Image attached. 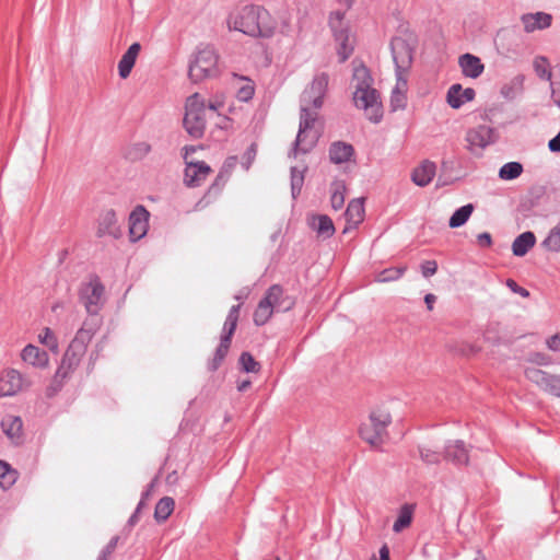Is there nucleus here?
<instances>
[{"instance_id": "obj_1", "label": "nucleus", "mask_w": 560, "mask_h": 560, "mask_svg": "<svg viewBox=\"0 0 560 560\" xmlns=\"http://www.w3.org/2000/svg\"><path fill=\"white\" fill-rule=\"evenodd\" d=\"M328 80V74L325 72L315 75L311 85L301 95L300 125L292 149L294 158L299 153L305 154L310 152L316 145L322 135L323 125L319 119V109L323 106Z\"/></svg>"}, {"instance_id": "obj_2", "label": "nucleus", "mask_w": 560, "mask_h": 560, "mask_svg": "<svg viewBox=\"0 0 560 560\" xmlns=\"http://www.w3.org/2000/svg\"><path fill=\"white\" fill-rule=\"evenodd\" d=\"M228 24L230 28L252 37H271L276 28L269 13L258 5H245L232 13Z\"/></svg>"}, {"instance_id": "obj_3", "label": "nucleus", "mask_w": 560, "mask_h": 560, "mask_svg": "<svg viewBox=\"0 0 560 560\" xmlns=\"http://www.w3.org/2000/svg\"><path fill=\"white\" fill-rule=\"evenodd\" d=\"M353 80L355 81V91L353 101L358 108L363 109L366 118L377 124L383 118V106L378 92L372 88L373 79L369 69L359 63L353 67Z\"/></svg>"}, {"instance_id": "obj_4", "label": "nucleus", "mask_w": 560, "mask_h": 560, "mask_svg": "<svg viewBox=\"0 0 560 560\" xmlns=\"http://www.w3.org/2000/svg\"><path fill=\"white\" fill-rule=\"evenodd\" d=\"M295 305V299L284 293L279 284L271 285L265 296L258 303L253 318L258 326L265 325L272 316L273 312H289Z\"/></svg>"}, {"instance_id": "obj_5", "label": "nucleus", "mask_w": 560, "mask_h": 560, "mask_svg": "<svg viewBox=\"0 0 560 560\" xmlns=\"http://www.w3.org/2000/svg\"><path fill=\"white\" fill-rule=\"evenodd\" d=\"M392 423V413L386 406L374 407L362 422L359 434L361 439L372 446L382 445L387 439V429Z\"/></svg>"}, {"instance_id": "obj_6", "label": "nucleus", "mask_w": 560, "mask_h": 560, "mask_svg": "<svg viewBox=\"0 0 560 560\" xmlns=\"http://www.w3.org/2000/svg\"><path fill=\"white\" fill-rule=\"evenodd\" d=\"M93 335L94 331L86 328L85 325L78 330L74 339L71 341L62 357L61 363L55 375L56 380L63 381L79 366Z\"/></svg>"}, {"instance_id": "obj_7", "label": "nucleus", "mask_w": 560, "mask_h": 560, "mask_svg": "<svg viewBox=\"0 0 560 560\" xmlns=\"http://www.w3.org/2000/svg\"><path fill=\"white\" fill-rule=\"evenodd\" d=\"M184 127L194 138H201L206 129L207 106L205 100L195 93L190 95L185 105Z\"/></svg>"}, {"instance_id": "obj_8", "label": "nucleus", "mask_w": 560, "mask_h": 560, "mask_svg": "<svg viewBox=\"0 0 560 560\" xmlns=\"http://www.w3.org/2000/svg\"><path fill=\"white\" fill-rule=\"evenodd\" d=\"M218 72V55L211 46L199 48L189 65V78L194 82L201 81Z\"/></svg>"}, {"instance_id": "obj_9", "label": "nucleus", "mask_w": 560, "mask_h": 560, "mask_svg": "<svg viewBox=\"0 0 560 560\" xmlns=\"http://www.w3.org/2000/svg\"><path fill=\"white\" fill-rule=\"evenodd\" d=\"M105 288L97 278L83 284L80 291V300L90 314H96L104 303Z\"/></svg>"}, {"instance_id": "obj_10", "label": "nucleus", "mask_w": 560, "mask_h": 560, "mask_svg": "<svg viewBox=\"0 0 560 560\" xmlns=\"http://www.w3.org/2000/svg\"><path fill=\"white\" fill-rule=\"evenodd\" d=\"M30 382L16 369H7L0 375V397H11L26 389Z\"/></svg>"}, {"instance_id": "obj_11", "label": "nucleus", "mask_w": 560, "mask_h": 560, "mask_svg": "<svg viewBox=\"0 0 560 560\" xmlns=\"http://www.w3.org/2000/svg\"><path fill=\"white\" fill-rule=\"evenodd\" d=\"M526 378L544 392L560 397V376L549 374L535 366L525 369Z\"/></svg>"}, {"instance_id": "obj_12", "label": "nucleus", "mask_w": 560, "mask_h": 560, "mask_svg": "<svg viewBox=\"0 0 560 560\" xmlns=\"http://www.w3.org/2000/svg\"><path fill=\"white\" fill-rule=\"evenodd\" d=\"M495 141L494 129L480 125L471 128L466 133L467 149L472 153H478Z\"/></svg>"}, {"instance_id": "obj_13", "label": "nucleus", "mask_w": 560, "mask_h": 560, "mask_svg": "<svg viewBox=\"0 0 560 560\" xmlns=\"http://www.w3.org/2000/svg\"><path fill=\"white\" fill-rule=\"evenodd\" d=\"M257 154L255 143H252L243 153L241 160L237 156H229L220 171L219 175H229L231 173H246L249 171Z\"/></svg>"}, {"instance_id": "obj_14", "label": "nucleus", "mask_w": 560, "mask_h": 560, "mask_svg": "<svg viewBox=\"0 0 560 560\" xmlns=\"http://www.w3.org/2000/svg\"><path fill=\"white\" fill-rule=\"evenodd\" d=\"M393 60L396 66V75L402 77L404 72L410 67L412 61V51L408 43L401 37H395L390 42Z\"/></svg>"}, {"instance_id": "obj_15", "label": "nucleus", "mask_w": 560, "mask_h": 560, "mask_svg": "<svg viewBox=\"0 0 560 560\" xmlns=\"http://www.w3.org/2000/svg\"><path fill=\"white\" fill-rule=\"evenodd\" d=\"M149 211L143 206H137L129 215V236L137 242L145 236L149 229Z\"/></svg>"}, {"instance_id": "obj_16", "label": "nucleus", "mask_w": 560, "mask_h": 560, "mask_svg": "<svg viewBox=\"0 0 560 560\" xmlns=\"http://www.w3.org/2000/svg\"><path fill=\"white\" fill-rule=\"evenodd\" d=\"M20 358L23 363L39 370L47 369L50 362L48 353L33 343L21 350Z\"/></svg>"}, {"instance_id": "obj_17", "label": "nucleus", "mask_w": 560, "mask_h": 560, "mask_svg": "<svg viewBox=\"0 0 560 560\" xmlns=\"http://www.w3.org/2000/svg\"><path fill=\"white\" fill-rule=\"evenodd\" d=\"M526 33L542 31L551 26L552 15L546 12L525 13L521 16Z\"/></svg>"}, {"instance_id": "obj_18", "label": "nucleus", "mask_w": 560, "mask_h": 560, "mask_svg": "<svg viewBox=\"0 0 560 560\" xmlns=\"http://www.w3.org/2000/svg\"><path fill=\"white\" fill-rule=\"evenodd\" d=\"M476 92L471 88L463 89L460 84L456 83L450 86L446 101L447 104L454 108H460L465 103L475 98Z\"/></svg>"}, {"instance_id": "obj_19", "label": "nucleus", "mask_w": 560, "mask_h": 560, "mask_svg": "<svg viewBox=\"0 0 560 560\" xmlns=\"http://www.w3.org/2000/svg\"><path fill=\"white\" fill-rule=\"evenodd\" d=\"M458 65L465 77L477 79L485 70V66L481 59L471 54H464L458 59Z\"/></svg>"}, {"instance_id": "obj_20", "label": "nucleus", "mask_w": 560, "mask_h": 560, "mask_svg": "<svg viewBox=\"0 0 560 560\" xmlns=\"http://www.w3.org/2000/svg\"><path fill=\"white\" fill-rule=\"evenodd\" d=\"M120 228L117 224V217L113 210H107L102 213L97 226V235L105 236L109 235L115 238L120 236Z\"/></svg>"}, {"instance_id": "obj_21", "label": "nucleus", "mask_w": 560, "mask_h": 560, "mask_svg": "<svg viewBox=\"0 0 560 560\" xmlns=\"http://www.w3.org/2000/svg\"><path fill=\"white\" fill-rule=\"evenodd\" d=\"M2 431L14 443H20L23 436V422L19 416L7 415L1 421Z\"/></svg>"}, {"instance_id": "obj_22", "label": "nucleus", "mask_w": 560, "mask_h": 560, "mask_svg": "<svg viewBox=\"0 0 560 560\" xmlns=\"http://www.w3.org/2000/svg\"><path fill=\"white\" fill-rule=\"evenodd\" d=\"M140 50L141 45L139 43H133L122 55L118 62V73L121 79L129 77Z\"/></svg>"}, {"instance_id": "obj_23", "label": "nucleus", "mask_w": 560, "mask_h": 560, "mask_svg": "<svg viewBox=\"0 0 560 560\" xmlns=\"http://www.w3.org/2000/svg\"><path fill=\"white\" fill-rule=\"evenodd\" d=\"M196 151L195 148H186L184 154V161L186 164L185 174L184 175H207L211 172L210 166L203 161H197L191 158V153Z\"/></svg>"}, {"instance_id": "obj_24", "label": "nucleus", "mask_w": 560, "mask_h": 560, "mask_svg": "<svg viewBox=\"0 0 560 560\" xmlns=\"http://www.w3.org/2000/svg\"><path fill=\"white\" fill-rule=\"evenodd\" d=\"M151 144L147 141H137L128 144L124 150V158L132 163L142 161L150 152Z\"/></svg>"}, {"instance_id": "obj_25", "label": "nucleus", "mask_w": 560, "mask_h": 560, "mask_svg": "<svg viewBox=\"0 0 560 560\" xmlns=\"http://www.w3.org/2000/svg\"><path fill=\"white\" fill-rule=\"evenodd\" d=\"M407 80L400 75H397V83L392 91L390 95V108L392 110L402 109L406 106L407 97Z\"/></svg>"}, {"instance_id": "obj_26", "label": "nucleus", "mask_w": 560, "mask_h": 560, "mask_svg": "<svg viewBox=\"0 0 560 560\" xmlns=\"http://www.w3.org/2000/svg\"><path fill=\"white\" fill-rule=\"evenodd\" d=\"M310 225L317 232L318 236L329 238L335 233V226L331 219L325 214L313 215Z\"/></svg>"}, {"instance_id": "obj_27", "label": "nucleus", "mask_w": 560, "mask_h": 560, "mask_svg": "<svg viewBox=\"0 0 560 560\" xmlns=\"http://www.w3.org/2000/svg\"><path fill=\"white\" fill-rule=\"evenodd\" d=\"M353 154V148L346 142H334L329 149L330 161L335 164L347 162Z\"/></svg>"}, {"instance_id": "obj_28", "label": "nucleus", "mask_w": 560, "mask_h": 560, "mask_svg": "<svg viewBox=\"0 0 560 560\" xmlns=\"http://www.w3.org/2000/svg\"><path fill=\"white\" fill-rule=\"evenodd\" d=\"M535 243L536 236L534 233L524 232L514 240L512 244V252L515 256L523 257L532 247H534Z\"/></svg>"}, {"instance_id": "obj_29", "label": "nucleus", "mask_w": 560, "mask_h": 560, "mask_svg": "<svg viewBox=\"0 0 560 560\" xmlns=\"http://www.w3.org/2000/svg\"><path fill=\"white\" fill-rule=\"evenodd\" d=\"M346 219L350 228H355L364 219L363 199H353L347 207Z\"/></svg>"}, {"instance_id": "obj_30", "label": "nucleus", "mask_w": 560, "mask_h": 560, "mask_svg": "<svg viewBox=\"0 0 560 560\" xmlns=\"http://www.w3.org/2000/svg\"><path fill=\"white\" fill-rule=\"evenodd\" d=\"M525 77L522 74H517L512 78L509 82L504 83L501 88V95L506 100L516 98L523 91Z\"/></svg>"}, {"instance_id": "obj_31", "label": "nucleus", "mask_w": 560, "mask_h": 560, "mask_svg": "<svg viewBox=\"0 0 560 560\" xmlns=\"http://www.w3.org/2000/svg\"><path fill=\"white\" fill-rule=\"evenodd\" d=\"M444 457L456 464H467L468 452L460 441H455L447 445Z\"/></svg>"}, {"instance_id": "obj_32", "label": "nucleus", "mask_w": 560, "mask_h": 560, "mask_svg": "<svg viewBox=\"0 0 560 560\" xmlns=\"http://www.w3.org/2000/svg\"><path fill=\"white\" fill-rule=\"evenodd\" d=\"M19 472L7 462L0 460V487L2 489L11 488L18 480Z\"/></svg>"}, {"instance_id": "obj_33", "label": "nucleus", "mask_w": 560, "mask_h": 560, "mask_svg": "<svg viewBox=\"0 0 560 560\" xmlns=\"http://www.w3.org/2000/svg\"><path fill=\"white\" fill-rule=\"evenodd\" d=\"M335 38L338 42L337 54L340 62H345L353 51V46L349 43V35L347 31H340Z\"/></svg>"}, {"instance_id": "obj_34", "label": "nucleus", "mask_w": 560, "mask_h": 560, "mask_svg": "<svg viewBox=\"0 0 560 560\" xmlns=\"http://www.w3.org/2000/svg\"><path fill=\"white\" fill-rule=\"evenodd\" d=\"M175 502L171 497L162 498L155 505L154 517L158 522H164L174 511Z\"/></svg>"}, {"instance_id": "obj_35", "label": "nucleus", "mask_w": 560, "mask_h": 560, "mask_svg": "<svg viewBox=\"0 0 560 560\" xmlns=\"http://www.w3.org/2000/svg\"><path fill=\"white\" fill-rule=\"evenodd\" d=\"M474 211V206L471 203L465 205L457 209L453 215L450 218L448 225L452 229L463 226L468 219L470 218Z\"/></svg>"}, {"instance_id": "obj_36", "label": "nucleus", "mask_w": 560, "mask_h": 560, "mask_svg": "<svg viewBox=\"0 0 560 560\" xmlns=\"http://www.w3.org/2000/svg\"><path fill=\"white\" fill-rule=\"evenodd\" d=\"M413 515V508L411 505L401 506L398 517L393 525V530L395 533H400L405 528H408L411 525Z\"/></svg>"}, {"instance_id": "obj_37", "label": "nucleus", "mask_w": 560, "mask_h": 560, "mask_svg": "<svg viewBox=\"0 0 560 560\" xmlns=\"http://www.w3.org/2000/svg\"><path fill=\"white\" fill-rule=\"evenodd\" d=\"M534 71L541 80L551 81L552 72L550 62L545 56H537L533 61Z\"/></svg>"}, {"instance_id": "obj_38", "label": "nucleus", "mask_w": 560, "mask_h": 560, "mask_svg": "<svg viewBox=\"0 0 560 560\" xmlns=\"http://www.w3.org/2000/svg\"><path fill=\"white\" fill-rule=\"evenodd\" d=\"M346 186L342 180H335L331 185L330 203L335 210L342 208L345 203Z\"/></svg>"}, {"instance_id": "obj_39", "label": "nucleus", "mask_w": 560, "mask_h": 560, "mask_svg": "<svg viewBox=\"0 0 560 560\" xmlns=\"http://www.w3.org/2000/svg\"><path fill=\"white\" fill-rule=\"evenodd\" d=\"M240 308H241V304L238 305H234L231 307L230 312H229V315L226 317V320L224 323V327H223V331H224V335H223V338H228L229 337V340H231L235 329H236V326H237V322H238V315H240Z\"/></svg>"}, {"instance_id": "obj_40", "label": "nucleus", "mask_w": 560, "mask_h": 560, "mask_svg": "<svg viewBox=\"0 0 560 560\" xmlns=\"http://www.w3.org/2000/svg\"><path fill=\"white\" fill-rule=\"evenodd\" d=\"M541 246L549 252H560V222L550 230Z\"/></svg>"}, {"instance_id": "obj_41", "label": "nucleus", "mask_w": 560, "mask_h": 560, "mask_svg": "<svg viewBox=\"0 0 560 560\" xmlns=\"http://www.w3.org/2000/svg\"><path fill=\"white\" fill-rule=\"evenodd\" d=\"M407 270V267H390L382 270L375 277V281L380 283L390 282L398 280Z\"/></svg>"}, {"instance_id": "obj_42", "label": "nucleus", "mask_w": 560, "mask_h": 560, "mask_svg": "<svg viewBox=\"0 0 560 560\" xmlns=\"http://www.w3.org/2000/svg\"><path fill=\"white\" fill-rule=\"evenodd\" d=\"M37 339L42 345L47 347L50 351H52L55 353L58 352V349H59L58 339H57L55 332L50 328H48V327L43 328L39 331Z\"/></svg>"}, {"instance_id": "obj_43", "label": "nucleus", "mask_w": 560, "mask_h": 560, "mask_svg": "<svg viewBox=\"0 0 560 560\" xmlns=\"http://www.w3.org/2000/svg\"><path fill=\"white\" fill-rule=\"evenodd\" d=\"M240 363L243 371L247 373H258L260 371V363L248 352H243L240 358Z\"/></svg>"}, {"instance_id": "obj_44", "label": "nucleus", "mask_w": 560, "mask_h": 560, "mask_svg": "<svg viewBox=\"0 0 560 560\" xmlns=\"http://www.w3.org/2000/svg\"><path fill=\"white\" fill-rule=\"evenodd\" d=\"M343 19H345V12H342L340 10L330 12L328 23H329L331 31L334 32V35H337V33H339L340 31H345L342 28Z\"/></svg>"}, {"instance_id": "obj_45", "label": "nucleus", "mask_w": 560, "mask_h": 560, "mask_svg": "<svg viewBox=\"0 0 560 560\" xmlns=\"http://www.w3.org/2000/svg\"><path fill=\"white\" fill-rule=\"evenodd\" d=\"M436 164L429 160H424L418 167H416L411 175H435Z\"/></svg>"}, {"instance_id": "obj_46", "label": "nucleus", "mask_w": 560, "mask_h": 560, "mask_svg": "<svg viewBox=\"0 0 560 560\" xmlns=\"http://www.w3.org/2000/svg\"><path fill=\"white\" fill-rule=\"evenodd\" d=\"M523 173V165L520 162H509L504 164L498 175H521Z\"/></svg>"}, {"instance_id": "obj_47", "label": "nucleus", "mask_w": 560, "mask_h": 560, "mask_svg": "<svg viewBox=\"0 0 560 560\" xmlns=\"http://www.w3.org/2000/svg\"><path fill=\"white\" fill-rule=\"evenodd\" d=\"M420 455L422 460L427 464H436L441 459V454L430 447H422L420 450Z\"/></svg>"}, {"instance_id": "obj_48", "label": "nucleus", "mask_w": 560, "mask_h": 560, "mask_svg": "<svg viewBox=\"0 0 560 560\" xmlns=\"http://www.w3.org/2000/svg\"><path fill=\"white\" fill-rule=\"evenodd\" d=\"M230 346H231V340H229V337L228 338H221V342L217 349V352H215V358H214V361L215 363H220L224 357L226 355L229 349H230Z\"/></svg>"}, {"instance_id": "obj_49", "label": "nucleus", "mask_w": 560, "mask_h": 560, "mask_svg": "<svg viewBox=\"0 0 560 560\" xmlns=\"http://www.w3.org/2000/svg\"><path fill=\"white\" fill-rule=\"evenodd\" d=\"M254 93V86L247 82L245 85L238 89L236 96L240 101L247 102L253 98Z\"/></svg>"}, {"instance_id": "obj_50", "label": "nucleus", "mask_w": 560, "mask_h": 560, "mask_svg": "<svg viewBox=\"0 0 560 560\" xmlns=\"http://www.w3.org/2000/svg\"><path fill=\"white\" fill-rule=\"evenodd\" d=\"M438 270V264L435 260H425L421 264V271L423 277L429 278L433 276Z\"/></svg>"}, {"instance_id": "obj_51", "label": "nucleus", "mask_w": 560, "mask_h": 560, "mask_svg": "<svg viewBox=\"0 0 560 560\" xmlns=\"http://www.w3.org/2000/svg\"><path fill=\"white\" fill-rule=\"evenodd\" d=\"M548 349L551 351L560 350V334H556L546 340Z\"/></svg>"}, {"instance_id": "obj_52", "label": "nucleus", "mask_w": 560, "mask_h": 560, "mask_svg": "<svg viewBox=\"0 0 560 560\" xmlns=\"http://www.w3.org/2000/svg\"><path fill=\"white\" fill-rule=\"evenodd\" d=\"M548 148L551 152H556V153L560 152V131L558 132V135L556 137H553L551 140H549Z\"/></svg>"}, {"instance_id": "obj_53", "label": "nucleus", "mask_w": 560, "mask_h": 560, "mask_svg": "<svg viewBox=\"0 0 560 560\" xmlns=\"http://www.w3.org/2000/svg\"><path fill=\"white\" fill-rule=\"evenodd\" d=\"M478 244L482 247H490L492 244L491 235L487 232L478 235Z\"/></svg>"}, {"instance_id": "obj_54", "label": "nucleus", "mask_w": 560, "mask_h": 560, "mask_svg": "<svg viewBox=\"0 0 560 560\" xmlns=\"http://www.w3.org/2000/svg\"><path fill=\"white\" fill-rule=\"evenodd\" d=\"M508 285L514 291V292H517L520 294H522L523 296H528V291L518 287L517 283L514 281V280H508Z\"/></svg>"}, {"instance_id": "obj_55", "label": "nucleus", "mask_w": 560, "mask_h": 560, "mask_svg": "<svg viewBox=\"0 0 560 560\" xmlns=\"http://www.w3.org/2000/svg\"><path fill=\"white\" fill-rule=\"evenodd\" d=\"M436 301V296L432 293H428L425 296H424V302H425V305H427V308L429 311H432L433 310V305Z\"/></svg>"}, {"instance_id": "obj_56", "label": "nucleus", "mask_w": 560, "mask_h": 560, "mask_svg": "<svg viewBox=\"0 0 560 560\" xmlns=\"http://www.w3.org/2000/svg\"><path fill=\"white\" fill-rule=\"evenodd\" d=\"M413 183L419 187H425L430 184L431 177H412Z\"/></svg>"}, {"instance_id": "obj_57", "label": "nucleus", "mask_w": 560, "mask_h": 560, "mask_svg": "<svg viewBox=\"0 0 560 560\" xmlns=\"http://www.w3.org/2000/svg\"><path fill=\"white\" fill-rule=\"evenodd\" d=\"M305 172H306V167H300L298 165H292L290 167V175H292V176L304 175Z\"/></svg>"}, {"instance_id": "obj_58", "label": "nucleus", "mask_w": 560, "mask_h": 560, "mask_svg": "<svg viewBox=\"0 0 560 560\" xmlns=\"http://www.w3.org/2000/svg\"><path fill=\"white\" fill-rule=\"evenodd\" d=\"M380 560H390L389 559V549L386 545H384L381 549H380Z\"/></svg>"}, {"instance_id": "obj_59", "label": "nucleus", "mask_w": 560, "mask_h": 560, "mask_svg": "<svg viewBox=\"0 0 560 560\" xmlns=\"http://www.w3.org/2000/svg\"><path fill=\"white\" fill-rule=\"evenodd\" d=\"M552 98L555 103L560 107V86L552 89Z\"/></svg>"}, {"instance_id": "obj_60", "label": "nucleus", "mask_w": 560, "mask_h": 560, "mask_svg": "<svg viewBox=\"0 0 560 560\" xmlns=\"http://www.w3.org/2000/svg\"><path fill=\"white\" fill-rule=\"evenodd\" d=\"M250 386V381L249 380H246V381H243L238 384L237 388L240 392H244L246 390L248 387Z\"/></svg>"}, {"instance_id": "obj_61", "label": "nucleus", "mask_w": 560, "mask_h": 560, "mask_svg": "<svg viewBox=\"0 0 560 560\" xmlns=\"http://www.w3.org/2000/svg\"><path fill=\"white\" fill-rule=\"evenodd\" d=\"M199 178H200V177L191 176V177H190V180H189V182H187V186H195V185H197V182H198V179H199Z\"/></svg>"}, {"instance_id": "obj_62", "label": "nucleus", "mask_w": 560, "mask_h": 560, "mask_svg": "<svg viewBox=\"0 0 560 560\" xmlns=\"http://www.w3.org/2000/svg\"><path fill=\"white\" fill-rule=\"evenodd\" d=\"M535 362L542 363L545 361V357L542 354H535Z\"/></svg>"}, {"instance_id": "obj_63", "label": "nucleus", "mask_w": 560, "mask_h": 560, "mask_svg": "<svg viewBox=\"0 0 560 560\" xmlns=\"http://www.w3.org/2000/svg\"><path fill=\"white\" fill-rule=\"evenodd\" d=\"M339 2L345 4L347 8H350L353 4L354 0H339Z\"/></svg>"}, {"instance_id": "obj_64", "label": "nucleus", "mask_w": 560, "mask_h": 560, "mask_svg": "<svg viewBox=\"0 0 560 560\" xmlns=\"http://www.w3.org/2000/svg\"><path fill=\"white\" fill-rule=\"evenodd\" d=\"M207 108L210 109V110H217L218 109V105L214 104V103H210Z\"/></svg>"}]
</instances>
